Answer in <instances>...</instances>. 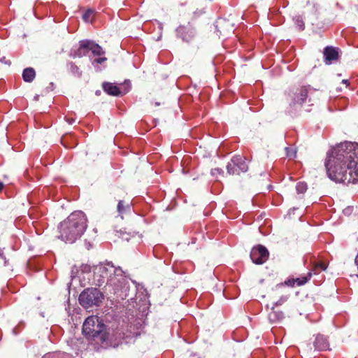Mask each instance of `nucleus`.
I'll return each mask as SVG.
<instances>
[{"mask_svg":"<svg viewBox=\"0 0 358 358\" xmlns=\"http://www.w3.org/2000/svg\"><path fill=\"white\" fill-rule=\"evenodd\" d=\"M89 50L92 52L93 55L96 56H101L104 55L105 52L103 48L93 41L90 40Z\"/></svg>","mask_w":358,"mask_h":358,"instance_id":"18","label":"nucleus"},{"mask_svg":"<svg viewBox=\"0 0 358 358\" xmlns=\"http://www.w3.org/2000/svg\"><path fill=\"white\" fill-rule=\"evenodd\" d=\"M315 90L310 86H301L296 89L292 95V101L289 103L292 107L302 106L303 103L308 99L309 106H313L315 99H312L311 94Z\"/></svg>","mask_w":358,"mask_h":358,"instance_id":"4","label":"nucleus"},{"mask_svg":"<svg viewBox=\"0 0 358 358\" xmlns=\"http://www.w3.org/2000/svg\"><path fill=\"white\" fill-rule=\"evenodd\" d=\"M277 306H273L271 308V311L268 314V319L271 322H276L282 320L284 318L283 312L276 309Z\"/></svg>","mask_w":358,"mask_h":358,"instance_id":"16","label":"nucleus"},{"mask_svg":"<svg viewBox=\"0 0 358 358\" xmlns=\"http://www.w3.org/2000/svg\"><path fill=\"white\" fill-rule=\"evenodd\" d=\"M285 285L284 282L278 284L275 289H273V292L276 295L280 294V299L274 303L275 306H281L288 300L290 294L289 291L285 288Z\"/></svg>","mask_w":358,"mask_h":358,"instance_id":"10","label":"nucleus"},{"mask_svg":"<svg viewBox=\"0 0 358 358\" xmlns=\"http://www.w3.org/2000/svg\"><path fill=\"white\" fill-rule=\"evenodd\" d=\"M183 158H189V156H184Z\"/></svg>","mask_w":358,"mask_h":358,"instance_id":"36","label":"nucleus"},{"mask_svg":"<svg viewBox=\"0 0 358 358\" xmlns=\"http://www.w3.org/2000/svg\"><path fill=\"white\" fill-rule=\"evenodd\" d=\"M104 329V324L94 315L88 317L83 325V334L88 338L97 337Z\"/></svg>","mask_w":358,"mask_h":358,"instance_id":"3","label":"nucleus"},{"mask_svg":"<svg viewBox=\"0 0 358 358\" xmlns=\"http://www.w3.org/2000/svg\"><path fill=\"white\" fill-rule=\"evenodd\" d=\"M67 66L70 73H72L74 76H76L78 78H80L82 76V71L80 70L79 67L77 65H76L73 62H68Z\"/></svg>","mask_w":358,"mask_h":358,"instance_id":"20","label":"nucleus"},{"mask_svg":"<svg viewBox=\"0 0 358 358\" xmlns=\"http://www.w3.org/2000/svg\"><path fill=\"white\" fill-rule=\"evenodd\" d=\"M286 157L289 159H294L296 157V150L293 147H286L285 149Z\"/></svg>","mask_w":358,"mask_h":358,"instance_id":"22","label":"nucleus"},{"mask_svg":"<svg viewBox=\"0 0 358 358\" xmlns=\"http://www.w3.org/2000/svg\"><path fill=\"white\" fill-rule=\"evenodd\" d=\"M342 83H344L345 85V86L347 87L348 85V80H342Z\"/></svg>","mask_w":358,"mask_h":358,"instance_id":"31","label":"nucleus"},{"mask_svg":"<svg viewBox=\"0 0 358 358\" xmlns=\"http://www.w3.org/2000/svg\"><path fill=\"white\" fill-rule=\"evenodd\" d=\"M67 121H68L70 124H72V123H73V120H70V121L68 120Z\"/></svg>","mask_w":358,"mask_h":358,"instance_id":"33","label":"nucleus"},{"mask_svg":"<svg viewBox=\"0 0 358 358\" xmlns=\"http://www.w3.org/2000/svg\"><path fill=\"white\" fill-rule=\"evenodd\" d=\"M329 177L338 182H358V143L345 142L333 149L325 162Z\"/></svg>","mask_w":358,"mask_h":358,"instance_id":"1","label":"nucleus"},{"mask_svg":"<svg viewBox=\"0 0 358 358\" xmlns=\"http://www.w3.org/2000/svg\"><path fill=\"white\" fill-rule=\"evenodd\" d=\"M101 299L102 294L96 288L86 289L79 296V302L85 308H89L94 305L99 306Z\"/></svg>","mask_w":358,"mask_h":358,"instance_id":"5","label":"nucleus"},{"mask_svg":"<svg viewBox=\"0 0 358 358\" xmlns=\"http://www.w3.org/2000/svg\"><path fill=\"white\" fill-rule=\"evenodd\" d=\"M327 268V265L325 262H315L313 265V269L310 271L313 274H318L322 271H325Z\"/></svg>","mask_w":358,"mask_h":358,"instance_id":"19","label":"nucleus"},{"mask_svg":"<svg viewBox=\"0 0 358 358\" xmlns=\"http://www.w3.org/2000/svg\"><path fill=\"white\" fill-rule=\"evenodd\" d=\"M60 354L57 352H50L45 355L42 358H59Z\"/></svg>","mask_w":358,"mask_h":358,"instance_id":"26","label":"nucleus"},{"mask_svg":"<svg viewBox=\"0 0 358 358\" xmlns=\"http://www.w3.org/2000/svg\"><path fill=\"white\" fill-rule=\"evenodd\" d=\"M323 54L327 64H331L332 62L338 60L339 57L338 50L332 46L326 47Z\"/></svg>","mask_w":358,"mask_h":358,"instance_id":"12","label":"nucleus"},{"mask_svg":"<svg viewBox=\"0 0 358 358\" xmlns=\"http://www.w3.org/2000/svg\"><path fill=\"white\" fill-rule=\"evenodd\" d=\"M212 174L217 176L218 175H221V174H223V171L221 169H219V168H215L213 169H212Z\"/></svg>","mask_w":358,"mask_h":358,"instance_id":"27","label":"nucleus"},{"mask_svg":"<svg viewBox=\"0 0 358 358\" xmlns=\"http://www.w3.org/2000/svg\"><path fill=\"white\" fill-rule=\"evenodd\" d=\"M117 210L118 212L119 215L122 218H123V215L124 213H130L131 211V203H126L123 200H120L117 203Z\"/></svg>","mask_w":358,"mask_h":358,"instance_id":"15","label":"nucleus"},{"mask_svg":"<svg viewBox=\"0 0 358 358\" xmlns=\"http://www.w3.org/2000/svg\"><path fill=\"white\" fill-rule=\"evenodd\" d=\"M36 76V72L33 68L29 67L24 69L22 72V78L27 83H31Z\"/></svg>","mask_w":358,"mask_h":358,"instance_id":"17","label":"nucleus"},{"mask_svg":"<svg viewBox=\"0 0 358 358\" xmlns=\"http://www.w3.org/2000/svg\"><path fill=\"white\" fill-rule=\"evenodd\" d=\"M217 25H216V28L217 29L218 31H220V33H222V28L224 27V24L227 23V22L224 20H222L220 21H218L217 22Z\"/></svg>","mask_w":358,"mask_h":358,"instance_id":"25","label":"nucleus"},{"mask_svg":"<svg viewBox=\"0 0 358 358\" xmlns=\"http://www.w3.org/2000/svg\"><path fill=\"white\" fill-rule=\"evenodd\" d=\"M67 121H68L70 124H72V123H73V120H70V121L68 120Z\"/></svg>","mask_w":358,"mask_h":358,"instance_id":"34","label":"nucleus"},{"mask_svg":"<svg viewBox=\"0 0 358 358\" xmlns=\"http://www.w3.org/2000/svg\"><path fill=\"white\" fill-rule=\"evenodd\" d=\"M297 193L303 194L307 190V184L304 182H299L296 185Z\"/></svg>","mask_w":358,"mask_h":358,"instance_id":"24","label":"nucleus"},{"mask_svg":"<svg viewBox=\"0 0 358 358\" xmlns=\"http://www.w3.org/2000/svg\"><path fill=\"white\" fill-rule=\"evenodd\" d=\"M90 40H82L79 42L78 46L73 48L70 52V57L73 58L82 57L87 55L89 50Z\"/></svg>","mask_w":358,"mask_h":358,"instance_id":"9","label":"nucleus"},{"mask_svg":"<svg viewBox=\"0 0 358 358\" xmlns=\"http://www.w3.org/2000/svg\"><path fill=\"white\" fill-rule=\"evenodd\" d=\"M355 263L356 266H357V269H358V252H357V256L355 257Z\"/></svg>","mask_w":358,"mask_h":358,"instance_id":"30","label":"nucleus"},{"mask_svg":"<svg viewBox=\"0 0 358 358\" xmlns=\"http://www.w3.org/2000/svg\"><path fill=\"white\" fill-rule=\"evenodd\" d=\"M0 62L7 64L8 66L11 64V62L9 59H7L5 57H3L0 59Z\"/></svg>","mask_w":358,"mask_h":358,"instance_id":"29","label":"nucleus"},{"mask_svg":"<svg viewBox=\"0 0 358 358\" xmlns=\"http://www.w3.org/2000/svg\"><path fill=\"white\" fill-rule=\"evenodd\" d=\"M250 256L254 264H262L268 260L269 252L265 246L257 245L252 248Z\"/></svg>","mask_w":358,"mask_h":358,"instance_id":"7","label":"nucleus"},{"mask_svg":"<svg viewBox=\"0 0 358 358\" xmlns=\"http://www.w3.org/2000/svg\"><path fill=\"white\" fill-rule=\"evenodd\" d=\"M294 21L295 24L298 27L299 31H303L304 29L305 24L301 16H296L294 18Z\"/></svg>","mask_w":358,"mask_h":358,"instance_id":"23","label":"nucleus"},{"mask_svg":"<svg viewBox=\"0 0 358 358\" xmlns=\"http://www.w3.org/2000/svg\"><path fill=\"white\" fill-rule=\"evenodd\" d=\"M3 183L0 180V191L3 189Z\"/></svg>","mask_w":358,"mask_h":358,"instance_id":"32","label":"nucleus"},{"mask_svg":"<svg viewBox=\"0 0 358 358\" xmlns=\"http://www.w3.org/2000/svg\"><path fill=\"white\" fill-rule=\"evenodd\" d=\"M96 270L103 280L107 279V283H110V285L115 284V282H113L112 275L115 274L116 268L113 265L110 263L101 264L96 268Z\"/></svg>","mask_w":358,"mask_h":358,"instance_id":"8","label":"nucleus"},{"mask_svg":"<svg viewBox=\"0 0 358 358\" xmlns=\"http://www.w3.org/2000/svg\"><path fill=\"white\" fill-rule=\"evenodd\" d=\"M94 15V10H91V9H88L83 15V19L86 22H92Z\"/></svg>","mask_w":358,"mask_h":358,"instance_id":"21","label":"nucleus"},{"mask_svg":"<svg viewBox=\"0 0 358 358\" xmlns=\"http://www.w3.org/2000/svg\"><path fill=\"white\" fill-rule=\"evenodd\" d=\"M155 104V106H159L160 103L159 102H156Z\"/></svg>","mask_w":358,"mask_h":358,"instance_id":"35","label":"nucleus"},{"mask_svg":"<svg viewBox=\"0 0 358 358\" xmlns=\"http://www.w3.org/2000/svg\"><path fill=\"white\" fill-rule=\"evenodd\" d=\"M106 57H99V58H96L95 59L93 62H92V64H101L103 62H104L105 61H106Z\"/></svg>","mask_w":358,"mask_h":358,"instance_id":"28","label":"nucleus"},{"mask_svg":"<svg viewBox=\"0 0 358 358\" xmlns=\"http://www.w3.org/2000/svg\"><path fill=\"white\" fill-rule=\"evenodd\" d=\"M246 161L247 159L244 156H234L227 164V173L234 176L240 175L241 173H245L248 170V164Z\"/></svg>","mask_w":358,"mask_h":358,"instance_id":"6","label":"nucleus"},{"mask_svg":"<svg viewBox=\"0 0 358 358\" xmlns=\"http://www.w3.org/2000/svg\"><path fill=\"white\" fill-rule=\"evenodd\" d=\"M312 276L313 273L311 271H309L306 275L303 277L287 279L284 282V283L289 287H294L296 284L297 286H301L308 282V280H310Z\"/></svg>","mask_w":358,"mask_h":358,"instance_id":"11","label":"nucleus"},{"mask_svg":"<svg viewBox=\"0 0 358 358\" xmlns=\"http://www.w3.org/2000/svg\"><path fill=\"white\" fill-rule=\"evenodd\" d=\"M315 350L319 351L326 350L329 348V343L322 335H317L313 343Z\"/></svg>","mask_w":358,"mask_h":358,"instance_id":"14","label":"nucleus"},{"mask_svg":"<svg viewBox=\"0 0 358 358\" xmlns=\"http://www.w3.org/2000/svg\"><path fill=\"white\" fill-rule=\"evenodd\" d=\"M87 222V217L83 212L74 211L59 224V238L66 243H74L86 231Z\"/></svg>","mask_w":358,"mask_h":358,"instance_id":"2","label":"nucleus"},{"mask_svg":"<svg viewBox=\"0 0 358 358\" xmlns=\"http://www.w3.org/2000/svg\"><path fill=\"white\" fill-rule=\"evenodd\" d=\"M103 90L108 94L112 96H119L125 94L126 92H122L120 88L111 83H103Z\"/></svg>","mask_w":358,"mask_h":358,"instance_id":"13","label":"nucleus"}]
</instances>
